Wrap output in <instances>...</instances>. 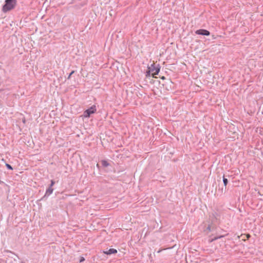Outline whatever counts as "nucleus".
Segmentation results:
<instances>
[{"label":"nucleus","instance_id":"f8f14e48","mask_svg":"<svg viewBox=\"0 0 263 263\" xmlns=\"http://www.w3.org/2000/svg\"><path fill=\"white\" fill-rule=\"evenodd\" d=\"M74 72V71H72L69 74L68 77H67L68 79H69L70 78V77L71 75Z\"/></svg>","mask_w":263,"mask_h":263},{"label":"nucleus","instance_id":"1a4fd4ad","mask_svg":"<svg viewBox=\"0 0 263 263\" xmlns=\"http://www.w3.org/2000/svg\"><path fill=\"white\" fill-rule=\"evenodd\" d=\"M223 237H224L223 235H220V236H219L214 237V238H213L211 240H210V242H213L214 240H217L218 239L221 238Z\"/></svg>","mask_w":263,"mask_h":263},{"label":"nucleus","instance_id":"ddd939ff","mask_svg":"<svg viewBox=\"0 0 263 263\" xmlns=\"http://www.w3.org/2000/svg\"><path fill=\"white\" fill-rule=\"evenodd\" d=\"M85 260L84 258L83 257H82L80 260V262H81Z\"/></svg>","mask_w":263,"mask_h":263},{"label":"nucleus","instance_id":"a211bd4d","mask_svg":"<svg viewBox=\"0 0 263 263\" xmlns=\"http://www.w3.org/2000/svg\"><path fill=\"white\" fill-rule=\"evenodd\" d=\"M21 263H25L23 261H21Z\"/></svg>","mask_w":263,"mask_h":263},{"label":"nucleus","instance_id":"39448f33","mask_svg":"<svg viewBox=\"0 0 263 263\" xmlns=\"http://www.w3.org/2000/svg\"><path fill=\"white\" fill-rule=\"evenodd\" d=\"M196 34L209 36L210 34V31L205 29H199L195 31Z\"/></svg>","mask_w":263,"mask_h":263},{"label":"nucleus","instance_id":"9d476101","mask_svg":"<svg viewBox=\"0 0 263 263\" xmlns=\"http://www.w3.org/2000/svg\"><path fill=\"white\" fill-rule=\"evenodd\" d=\"M6 167H7V168L8 169H9V170H13L12 167V166H11V165H10L9 164L6 163Z\"/></svg>","mask_w":263,"mask_h":263},{"label":"nucleus","instance_id":"f3484780","mask_svg":"<svg viewBox=\"0 0 263 263\" xmlns=\"http://www.w3.org/2000/svg\"><path fill=\"white\" fill-rule=\"evenodd\" d=\"M16 256H17V257L18 259L20 258H19V257H18V256L16 255Z\"/></svg>","mask_w":263,"mask_h":263},{"label":"nucleus","instance_id":"dca6fc26","mask_svg":"<svg viewBox=\"0 0 263 263\" xmlns=\"http://www.w3.org/2000/svg\"><path fill=\"white\" fill-rule=\"evenodd\" d=\"M209 231H211V229H210V226H208V228H207Z\"/></svg>","mask_w":263,"mask_h":263},{"label":"nucleus","instance_id":"7ed1b4c3","mask_svg":"<svg viewBox=\"0 0 263 263\" xmlns=\"http://www.w3.org/2000/svg\"><path fill=\"white\" fill-rule=\"evenodd\" d=\"M97 110L96 106L92 105L88 109H86L84 111L83 116L85 118H89L91 114H94Z\"/></svg>","mask_w":263,"mask_h":263},{"label":"nucleus","instance_id":"9b49d317","mask_svg":"<svg viewBox=\"0 0 263 263\" xmlns=\"http://www.w3.org/2000/svg\"><path fill=\"white\" fill-rule=\"evenodd\" d=\"M151 72H152L151 71V70L149 69H148V70L146 72V77L150 76V74H151Z\"/></svg>","mask_w":263,"mask_h":263},{"label":"nucleus","instance_id":"20e7f679","mask_svg":"<svg viewBox=\"0 0 263 263\" xmlns=\"http://www.w3.org/2000/svg\"><path fill=\"white\" fill-rule=\"evenodd\" d=\"M221 183V184L220 183H219L218 184V188L216 187V191H219L220 192H221V193H223V189H224V190H226V185L227 184V183H228V182H220Z\"/></svg>","mask_w":263,"mask_h":263},{"label":"nucleus","instance_id":"423d86ee","mask_svg":"<svg viewBox=\"0 0 263 263\" xmlns=\"http://www.w3.org/2000/svg\"><path fill=\"white\" fill-rule=\"evenodd\" d=\"M54 183L55 182H51V184L49 187L46 190L44 197H48L52 193L53 190V189H52V186L54 185Z\"/></svg>","mask_w":263,"mask_h":263},{"label":"nucleus","instance_id":"2eb2a0df","mask_svg":"<svg viewBox=\"0 0 263 263\" xmlns=\"http://www.w3.org/2000/svg\"><path fill=\"white\" fill-rule=\"evenodd\" d=\"M161 79H162V80H164V79H165V77H164V76H162V77H161Z\"/></svg>","mask_w":263,"mask_h":263},{"label":"nucleus","instance_id":"6e6552de","mask_svg":"<svg viewBox=\"0 0 263 263\" xmlns=\"http://www.w3.org/2000/svg\"><path fill=\"white\" fill-rule=\"evenodd\" d=\"M101 164L102 166L104 167H107L109 165V163L106 160H105L101 161Z\"/></svg>","mask_w":263,"mask_h":263},{"label":"nucleus","instance_id":"4468645a","mask_svg":"<svg viewBox=\"0 0 263 263\" xmlns=\"http://www.w3.org/2000/svg\"><path fill=\"white\" fill-rule=\"evenodd\" d=\"M223 180L222 181H228V179L225 178L224 176H223Z\"/></svg>","mask_w":263,"mask_h":263},{"label":"nucleus","instance_id":"f257e3e1","mask_svg":"<svg viewBox=\"0 0 263 263\" xmlns=\"http://www.w3.org/2000/svg\"><path fill=\"white\" fill-rule=\"evenodd\" d=\"M5 4L3 6L2 11L7 12L14 9L16 5V0H5Z\"/></svg>","mask_w":263,"mask_h":263},{"label":"nucleus","instance_id":"f03ea898","mask_svg":"<svg viewBox=\"0 0 263 263\" xmlns=\"http://www.w3.org/2000/svg\"><path fill=\"white\" fill-rule=\"evenodd\" d=\"M148 69L151 70L153 77H155V75H157L159 73L160 69V66L159 64H158L157 66H156L155 64H153L150 67H148Z\"/></svg>","mask_w":263,"mask_h":263},{"label":"nucleus","instance_id":"0eeeda50","mask_svg":"<svg viewBox=\"0 0 263 263\" xmlns=\"http://www.w3.org/2000/svg\"><path fill=\"white\" fill-rule=\"evenodd\" d=\"M103 253L107 255H111L112 254H115L117 253V250L115 249H109V250L103 251Z\"/></svg>","mask_w":263,"mask_h":263}]
</instances>
